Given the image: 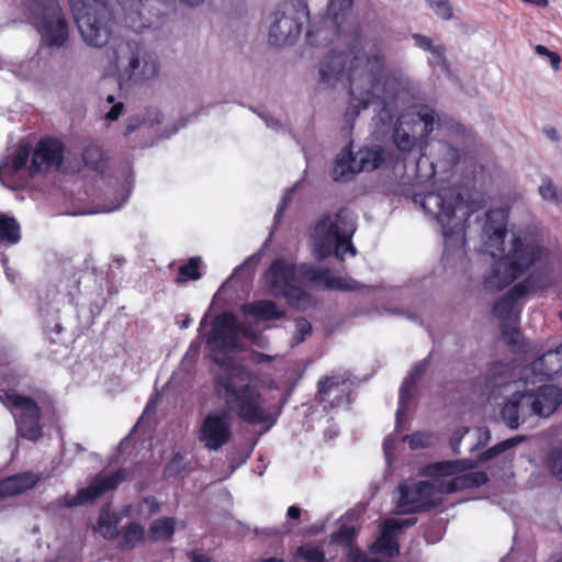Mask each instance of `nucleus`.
Here are the masks:
<instances>
[{
	"instance_id": "nucleus-14",
	"label": "nucleus",
	"mask_w": 562,
	"mask_h": 562,
	"mask_svg": "<svg viewBox=\"0 0 562 562\" xmlns=\"http://www.w3.org/2000/svg\"><path fill=\"white\" fill-rule=\"evenodd\" d=\"M239 334V323L232 313L224 312L214 318L212 329L206 337V346L213 353L214 361L221 368L220 373H223L226 367L221 366L216 361L217 359L238 366L231 357H227V353L237 350Z\"/></svg>"
},
{
	"instance_id": "nucleus-8",
	"label": "nucleus",
	"mask_w": 562,
	"mask_h": 562,
	"mask_svg": "<svg viewBox=\"0 0 562 562\" xmlns=\"http://www.w3.org/2000/svg\"><path fill=\"white\" fill-rule=\"evenodd\" d=\"M311 282L334 290H356L357 282L351 278L335 276L327 269L307 265L296 266L283 259H277L266 272L269 292L274 297H283L296 308H306L311 299L302 289V283Z\"/></svg>"
},
{
	"instance_id": "nucleus-49",
	"label": "nucleus",
	"mask_w": 562,
	"mask_h": 562,
	"mask_svg": "<svg viewBox=\"0 0 562 562\" xmlns=\"http://www.w3.org/2000/svg\"><path fill=\"white\" fill-rule=\"evenodd\" d=\"M124 104L122 102H117L112 105L110 111L105 114V119L110 121H115L119 119L123 111Z\"/></svg>"
},
{
	"instance_id": "nucleus-12",
	"label": "nucleus",
	"mask_w": 562,
	"mask_h": 562,
	"mask_svg": "<svg viewBox=\"0 0 562 562\" xmlns=\"http://www.w3.org/2000/svg\"><path fill=\"white\" fill-rule=\"evenodd\" d=\"M109 60L114 65L120 87L144 83L159 74L158 58L136 42H119L111 47Z\"/></svg>"
},
{
	"instance_id": "nucleus-29",
	"label": "nucleus",
	"mask_w": 562,
	"mask_h": 562,
	"mask_svg": "<svg viewBox=\"0 0 562 562\" xmlns=\"http://www.w3.org/2000/svg\"><path fill=\"white\" fill-rule=\"evenodd\" d=\"M21 240V227L18 221L7 214H0V243L15 245Z\"/></svg>"
},
{
	"instance_id": "nucleus-59",
	"label": "nucleus",
	"mask_w": 562,
	"mask_h": 562,
	"mask_svg": "<svg viewBox=\"0 0 562 562\" xmlns=\"http://www.w3.org/2000/svg\"><path fill=\"white\" fill-rule=\"evenodd\" d=\"M392 446H393V440L391 438H386L383 443L384 451H385L386 456H389Z\"/></svg>"
},
{
	"instance_id": "nucleus-37",
	"label": "nucleus",
	"mask_w": 562,
	"mask_h": 562,
	"mask_svg": "<svg viewBox=\"0 0 562 562\" xmlns=\"http://www.w3.org/2000/svg\"><path fill=\"white\" fill-rule=\"evenodd\" d=\"M102 156L101 148L95 144H90L85 148L82 159L87 166H90L92 169H98Z\"/></svg>"
},
{
	"instance_id": "nucleus-21",
	"label": "nucleus",
	"mask_w": 562,
	"mask_h": 562,
	"mask_svg": "<svg viewBox=\"0 0 562 562\" xmlns=\"http://www.w3.org/2000/svg\"><path fill=\"white\" fill-rule=\"evenodd\" d=\"M357 168L361 171H372L381 165L386 164L396 168L398 161L393 164L392 159H387L385 150L380 145L362 146L353 154Z\"/></svg>"
},
{
	"instance_id": "nucleus-33",
	"label": "nucleus",
	"mask_w": 562,
	"mask_h": 562,
	"mask_svg": "<svg viewBox=\"0 0 562 562\" xmlns=\"http://www.w3.org/2000/svg\"><path fill=\"white\" fill-rule=\"evenodd\" d=\"M539 194L544 201L550 203H562V190L555 187L548 177L542 178L541 184L539 186Z\"/></svg>"
},
{
	"instance_id": "nucleus-38",
	"label": "nucleus",
	"mask_w": 562,
	"mask_h": 562,
	"mask_svg": "<svg viewBox=\"0 0 562 562\" xmlns=\"http://www.w3.org/2000/svg\"><path fill=\"white\" fill-rule=\"evenodd\" d=\"M294 323H295V331H294V335L292 338L293 346L299 345L302 341H304L305 338L307 336H310L312 333V325L306 318H304V317L295 318Z\"/></svg>"
},
{
	"instance_id": "nucleus-25",
	"label": "nucleus",
	"mask_w": 562,
	"mask_h": 562,
	"mask_svg": "<svg viewBox=\"0 0 562 562\" xmlns=\"http://www.w3.org/2000/svg\"><path fill=\"white\" fill-rule=\"evenodd\" d=\"M427 367V361L418 362L412 370L411 374L405 378L400 389L398 407L396 411V427L402 423V416L405 413V405L408 392L415 386L417 380L423 375Z\"/></svg>"
},
{
	"instance_id": "nucleus-1",
	"label": "nucleus",
	"mask_w": 562,
	"mask_h": 562,
	"mask_svg": "<svg viewBox=\"0 0 562 562\" xmlns=\"http://www.w3.org/2000/svg\"><path fill=\"white\" fill-rule=\"evenodd\" d=\"M351 5L352 0H329L326 18L322 25H311L306 41L311 46H323L336 37L347 45V53L333 49L319 61L318 83L335 88L346 77L350 103L342 128L351 132L361 110L373 106L375 132L383 135L390 131L398 105L408 100L409 82L389 70L382 42L363 38L358 26L349 23Z\"/></svg>"
},
{
	"instance_id": "nucleus-23",
	"label": "nucleus",
	"mask_w": 562,
	"mask_h": 562,
	"mask_svg": "<svg viewBox=\"0 0 562 562\" xmlns=\"http://www.w3.org/2000/svg\"><path fill=\"white\" fill-rule=\"evenodd\" d=\"M355 155L349 146L344 147L336 156L331 171L335 181H349L359 173Z\"/></svg>"
},
{
	"instance_id": "nucleus-15",
	"label": "nucleus",
	"mask_w": 562,
	"mask_h": 562,
	"mask_svg": "<svg viewBox=\"0 0 562 562\" xmlns=\"http://www.w3.org/2000/svg\"><path fill=\"white\" fill-rule=\"evenodd\" d=\"M307 7L301 1L283 3L271 15L269 42L282 46L295 41L307 19Z\"/></svg>"
},
{
	"instance_id": "nucleus-50",
	"label": "nucleus",
	"mask_w": 562,
	"mask_h": 562,
	"mask_svg": "<svg viewBox=\"0 0 562 562\" xmlns=\"http://www.w3.org/2000/svg\"><path fill=\"white\" fill-rule=\"evenodd\" d=\"M124 104L122 102H117L112 105L110 111L105 114V119L110 121H115L119 119L123 111Z\"/></svg>"
},
{
	"instance_id": "nucleus-31",
	"label": "nucleus",
	"mask_w": 562,
	"mask_h": 562,
	"mask_svg": "<svg viewBox=\"0 0 562 562\" xmlns=\"http://www.w3.org/2000/svg\"><path fill=\"white\" fill-rule=\"evenodd\" d=\"M176 529V519L172 517H164L156 519L149 529L150 537L154 540L168 541L172 538Z\"/></svg>"
},
{
	"instance_id": "nucleus-60",
	"label": "nucleus",
	"mask_w": 562,
	"mask_h": 562,
	"mask_svg": "<svg viewBox=\"0 0 562 562\" xmlns=\"http://www.w3.org/2000/svg\"><path fill=\"white\" fill-rule=\"evenodd\" d=\"M190 324H191V319H190V317H189V316H187V317L182 321V323H181L180 327H181V328H188V327L190 326Z\"/></svg>"
},
{
	"instance_id": "nucleus-48",
	"label": "nucleus",
	"mask_w": 562,
	"mask_h": 562,
	"mask_svg": "<svg viewBox=\"0 0 562 562\" xmlns=\"http://www.w3.org/2000/svg\"><path fill=\"white\" fill-rule=\"evenodd\" d=\"M469 432H470V430L467 427H461L453 432V435L450 439V446L454 453H457V454L460 453V449H459L460 442H461L462 438Z\"/></svg>"
},
{
	"instance_id": "nucleus-13",
	"label": "nucleus",
	"mask_w": 562,
	"mask_h": 562,
	"mask_svg": "<svg viewBox=\"0 0 562 562\" xmlns=\"http://www.w3.org/2000/svg\"><path fill=\"white\" fill-rule=\"evenodd\" d=\"M24 12L44 45L59 49L69 38V24L58 0H22Z\"/></svg>"
},
{
	"instance_id": "nucleus-24",
	"label": "nucleus",
	"mask_w": 562,
	"mask_h": 562,
	"mask_svg": "<svg viewBox=\"0 0 562 562\" xmlns=\"http://www.w3.org/2000/svg\"><path fill=\"white\" fill-rule=\"evenodd\" d=\"M241 311L247 316H252L258 321H273L280 319L284 316V311L281 310L274 302L269 300H261L241 306Z\"/></svg>"
},
{
	"instance_id": "nucleus-4",
	"label": "nucleus",
	"mask_w": 562,
	"mask_h": 562,
	"mask_svg": "<svg viewBox=\"0 0 562 562\" xmlns=\"http://www.w3.org/2000/svg\"><path fill=\"white\" fill-rule=\"evenodd\" d=\"M437 131L436 137H443L438 140L441 155L442 168L447 169L458 164L460 159L458 146L463 143L467 136V128L453 120H442L434 109L427 105H414L403 112L394 125L393 143L404 161L411 160L418 170L425 156L427 137Z\"/></svg>"
},
{
	"instance_id": "nucleus-42",
	"label": "nucleus",
	"mask_w": 562,
	"mask_h": 562,
	"mask_svg": "<svg viewBox=\"0 0 562 562\" xmlns=\"http://www.w3.org/2000/svg\"><path fill=\"white\" fill-rule=\"evenodd\" d=\"M186 468L184 458L180 453H176L165 468L167 476L179 475Z\"/></svg>"
},
{
	"instance_id": "nucleus-53",
	"label": "nucleus",
	"mask_w": 562,
	"mask_h": 562,
	"mask_svg": "<svg viewBox=\"0 0 562 562\" xmlns=\"http://www.w3.org/2000/svg\"><path fill=\"white\" fill-rule=\"evenodd\" d=\"M191 562H213L207 555L198 551H191L188 553Z\"/></svg>"
},
{
	"instance_id": "nucleus-63",
	"label": "nucleus",
	"mask_w": 562,
	"mask_h": 562,
	"mask_svg": "<svg viewBox=\"0 0 562 562\" xmlns=\"http://www.w3.org/2000/svg\"><path fill=\"white\" fill-rule=\"evenodd\" d=\"M263 562H282L281 560H278V559H268Z\"/></svg>"
},
{
	"instance_id": "nucleus-26",
	"label": "nucleus",
	"mask_w": 562,
	"mask_h": 562,
	"mask_svg": "<svg viewBox=\"0 0 562 562\" xmlns=\"http://www.w3.org/2000/svg\"><path fill=\"white\" fill-rule=\"evenodd\" d=\"M525 440L524 436H515L509 439L503 440L502 442L495 445L494 447L485 450L483 453L479 457V462H486L488 460H492L501 454H505L503 457L504 460H508L513 457V453L510 450Z\"/></svg>"
},
{
	"instance_id": "nucleus-6",
	"label": "nucleus",
	"mask_w": 562,
	"mask_h": 562,
	"mask_svg": "<svg viewBox=\"0 0 562 562\" xmlns=\"http://www.w3.org/2000/svg\"><path fill=\"white\" fill-rule=\"evenodd\" d=\"M531 380H516L513 368L504 362L493 363L486 375V386L492 391L513 387L510 397L501 414L504 423L516 429L531 416L549 417L562 402V391L554 385L543 384L528 389Z\"/></svg>"
},
{
	"instance_id": "nucleus-45",
	"label": "nucleus",
	"mask_w": 562,
	"mask_h": 562,
	"mask_svg": "<svg viewBox=\"0 0 562 562\" xmlns=\"http://www.w3.org/2000/svg\"><path fill=\"white\" fill-rule=\"evenodd\" d=\"M535 50L540 56H547L549 58L550 65L554 70L560 68L561 57L555 52L549 50L546 46L538 44L535 47Z\"/></svg>"
},
{
	"instance_id": "nucleus-3",
	"label": "nucleus",
	"mask_w": 562,
	"mask_h": 562,
	"mask_svg": "<svg viewBox=\"0 0 562 562\" xmlns=\"http://www.w3.org/2000/svg\"><path fill=\"white\" fill-rule=\"evenodd\" d=\"M226 369L217 373L214 380L216 396L223 402L225 411L210 412L199 428V440L207 450L218 451L232 438V419L229 414L250 425H261L270 429L277 422L278 414L272 412L254 383L251 372L243 366L229 361L216 360Z\"/></svg>"
},
{
	"instance_id": "nucleus-56",
	"label": "nucleus",
	"mask_w": 562,
	"mask_h": 562,
	"mask_svg": "<svg viewBox=\"0 0 562 562\" xmlns=\"http://www.w3.org/2000/svg\"><path fill=\"white\" fill-rule=\"evenodd\" d=\"M245 336H248L260 348H265L267 345V339L260 335L245 333Z\"/></svg>"
},
{
	"instance_id": "nucleus-41",
	"label": "nucleus",
	"mask_w": 562,
	"mask_h": 562,
	"mask_svg": "<svg viewBox=\"0 0 562 562\" xmlns=\"http://www.w3.org/2000/svg\"><path fill=\"white\" fill-rule=\"evenodd\" d=\"M138 515L150 517L159 510V504L155 497L143 498L137 506Z\"/></svg>"
},
{
	"instance_id": "nucleus-35",
	"label": "nucleus",
	"mask_w": 562,
	"mask_h": 562,
	"mask_svg": "<svg viewBox=\"0 0 562 562\" xmlns=\"http://www.w3.org/2000/svg\"><path fill=\"white\" fill-rule=\"evenodd\" d=\"M434 13L441 20L449 21L453 16V8L449 0H425Z\"/></svg>"
},
{
	"instance_id": "nucleus-40",
	"label": "nucleus",
	"mask_w": 562,
	"mask_h": 562,
	"mask_svg": "<svg viewBox=\"0 0 562 562\" xmlns=\"http://www.w3.org/2000/svg\"><path fill=\"white\" fill-rule=\"evenodd\" d=\"M548 463L552 474L562 480V449H552L548 458Z\"/></svg>"
},
{
	"instance_id": "nucleus-16",
	"label": "nucleus",
	"mask_w": 562,
	"mask_h": 562,
	"mask_svg": "<svg viewBox=\"0 0 562 562\" xmlns=\"http://www.w3.org/2000/svg\"><path fill=\"white\" fill-rule=\"evenodd\" d=\"M0 401L12 412L21 437L36 441L43 435L41 413L36 403L14 390H0Z\"/></svg>"
},
{
	"instance_id": "nucleus-22",
	"label": "nucleus",
	"mask_w": 562,
	"mask_h": 562,
	"mask_svg": "<svg viewBox=\"0 0 562 562\" xmlns=\"http://www.w3.org/2000/svg\"><path fill=\"white\" fill-rule=\"evenodd\" d=\"M40 476L32 472L19 473L0 481V499L21 494L33 487Z\"/></svg>"
},
{
	"instance_id": "nucleus-2",
	"label": "nucleus",
	"mask_w": 562,
	"mask_h": 562,
	"mask_svg": "<svg viewBox=\"0 0 562 562\" xmlns=\"http://www.w3.org/2000/svg\"><path fill=\"white\" fill-rule=\"evenodd\" d=\"M480 229L482 251L493 258L499 257L484 279L485 289L492 292L501 291L529 272L526 279L497 300L493 307L495 317L502 323L503 336L509 342H516L515 336H518V333L515 326L520 314L518 302L529 292L547 289L553 283L558 257L544 248L536 237L515 234L505 254L506 213L501 209L487 212L480 224Z\"/></svg>"
},
{
	"instance_id": "nucleus-51",
	"label": "nucleus",
	"mask_w": 562,
	"mask_h": 562,
	"mask_svg": "<svg viewBox=\"0 0 562 562\" xmlns=\"http://www.w3.org/2000/svg\"><path fill=\"white\" fill-rule=\"evenodd\" d=\"M353 529L350 527H341L340 530L334 535V539L339 541H349L352 537Z\"/></svg>"
},
{
	"instance_id": "nucleus-39",
	"label": "nucleus",
	"mask_w": 562,
	"mask_h": 562,
	"mask_svg": "<svg viewBox=\"0 0 562 562\" xmlns=\"http://www.w3.org/2000/svg\"><path fill=\"white\" fill-rule=\"evenodd\" d=\"M429 53L431 55V57L429 59V64L431 66H438L442 70L447 71L448 65H447V60L445 57V54H446L445 46L442 44H436Z\"/></svg>"
},
{
	"instance_id": "nucleus-10",
	"label": "nucleus",
	"mask_w": 562,
	"mask_h": 562,
	"mask_svg": "<svg viewBox=\"0 0 562 562\" xmlns=\"http://www.w3.org/2000/svg\"><path fill=\"white\" fill-rule=\"evenodd\" d=\"M356 216L348 209H341L333 215L321 218L313 233V251L318 260H323L333 251L340 260L346 254L356 255L351 237L356 232Z\"/></svg>"
},
{
	"instance_id": "nucleus-47",
	"label": "nucleus",
	"mask_w": 562,
	"mask_h": 562,
	"mask_svg": "<svg viewBox=\"0 0 562 562\" xmlns=\"http://www.w3.org/2000/svg\"><path fill=\"white\" fill-rule=\"evenodd\" d=\"M412 38L415 45L425 52H430L436 45L430 37L418 33L413 34Z\"/></svg>"
},
{
	"instance_id": "nucleus-20",
	"label": "nucleus",
	"mask_w": 562,
	"mask_h": 562,
	"mask_svg": "<svg viewBox=\"0 0 562 562\" xmlns=\"http://www.w3.org/2000/svg\"><path fill=\"white\" fill-rule=\"evenodd\" d=\"M562 373V344L553 350L544 352L524 369V379L546 381Z\"/></svg>"
},
{
	"instance_id": "nucleus-18",
	"label": "nucleus",
	"mask_w": 562,
	"mask_h": 562,
	"mask_svg": "<svg viewBox=\"0 0 562 562\" xmlns=\"http://www.w3.org/2000/svg\"><path fill=\"white\" fill-rule=\"evenodd\" d=\"M350 383L347 373H331L319 380L317 401L327 407H338L349 403Z\"/></svg>"
},
{
	"instance_id": "nucleus-27",
	"label": "nucleus",
	"mask_w": 562,
	"mask_h": 562,
	"mask_svg": "<svg viewBox=\"0 0 562 562\" xmlns=\"http://www.w3.org/2000/svg\"><path fill=\"white\" fill-rule=\"evenodd\" d=\"M525 440L524 436H515L509 439L503 440L502 442L495 445L494 447L485 450L483 453L479 457V462H486L488 460H492L501 454H505L503 457L504 460H508L513 457V453L510 450Z\"/></svg>"
},
{
	"instance_id": "nucleus-36",
	"label": "nucleus",
	"mask_w": 562,
	"mask_h": 562,
	"mask_svg": "<svg viewBox=\"0 0 562 562\" xmlns=\"http://www.w3.org/2000/svg\"><path fill=\"white\" fill-rule=\"evenodd\" d=\"M201 278L199 272V259L191 258L188 263L179 268L177 281L186 282L188 280H198Z\"/></svg>"
},
{
	"instance_id": "nucleus-43",
	"label": "nucleus",
	"mask_w": 562,
	"mask_h": 562,
	"mask_svg": "<svg viewBox=\"0 0 562 562\" xmlns=\"http://www.w3.org/2000/svg\"><path fill=\"white\" fill-rule=\"evenodd\" d=\"M403 441H407L411 449H419L430 443V437L427 434L417 431L412 436H404Z\"/></svg>"
},
{
	"instance_id": "nucleus-32",
	"label": "nucleus",
	"mask_w": 562,
	"mask_h": 562,
	"mask_svg": "<svg viewBox=\"0 0 562 562\" xmlns=\"http://www.w3.org/2000/svg\"><path fill=\"white\" fill-rule=\"evenodd\" d=\"M161 113L157 109H149L147 111V116L142 120L138 116H133L128 120L126 124L125 135H130L140 125L153 126L154 124H159L161 122Z\"/></svg>"
},
{
	"instance_id": "nucleus-54",
	"label": "nucleus",
	"mask_w": 562,
	"mask_h": 562,
	"mask_svg": "<svg viewBox=\"0 0 562 562\" xmlns=\"http://www.w3.org/2000/svg\"><path fill=\"white\" fill-rule=\"evenodd\" d=\"M259 116L265 121L268 127L276 131L281 128V123L278 120L270 117L268 114L260 113Z\"/></svg>"
},
{
	"instance_id": "nucleus-17",
	"label": "nucleus",
	"mask_w": 562,
	"mask_h": 562,
	"mask_svg": "<svg viewBox=\"0 0 562 562\" xmlns=\"http://www.w3.org/2000/svg\"><path fill=\"white\" fill-rule=\"evenodd\" d=\"M127 479V472L120 469L114 473H100L95 475L88 486L80 488L76 494L66 493L54 502L57 508H74L87 505L99 498L108 491L114 490Z\"/></svg>"
},
{
	"instance_id": "nucleus-52",
	"label": "nucleus",
	"mask_w": 562,
	"mask_h": 562,
	"mask_svg": "<svg viewBox=\"0 0 562 562\" xmlns=\"http://www.w3.org/2000/svg\"><path fill=\"white\" fill-rule=\"evenodd\" d=\"M293 191H294V189H293V188H292V189H290V190L285 193V195L283 196L282 202H281L280 206L278 207L277 213H276V215H274L276 221H278V220H279V217L282 215V212H283V210L286 207V204L289 203V201H290V199H291V195H292Z\"/></svg>"
},
{
	"instance_id": "nucleus-55",
	"label": "nucleus",
	"mask_w": 562,
	"mask_h": 562,
	"mask_svg": "<svg viewBox=\"0 0 562 562\" xmlns=\"http://www.w3.org/2000/svg\"><path fill=\"white\" fill-rule=\"evenodd\" d=\"M274 359L273 356L265 355L261 352H256L251 356V361L255 363L270 362Z\"/></svg>"
},
{
	"instance_id": "nucleus-34",
	"label": "nucleus",
	"mask_w": 562,
	"mask_h": 562,
	"mask_svg": "<svg viewBox=\"0 0 562 562\" xmlns=\"http://www.w3.org/2000/svg\"><path fill=\"white\" fill-rule=\"evenodd\" d=\"M130 190H131V184L127 181L122 183L120 186L119 190L115 192L114 201L106 202L102 206L101 211L102 212H113V211L120 209L121 205L123 203H125V201L128 199Z\"/></svg>"
},
{
	"instance_id": "nucleus-61",
	"label": "nucleus",
	"mask_w": 562,
	"mask_h": 562,
	"mask_svg": "<svg viewBox=\"0 0 562 562\" xmlns=\"http://www.w3.org/2000/svg\"><path fill=\"white\" fill-rule=\"evenodd\" d=\"M154 406H155V404L153 402L148 403L144 411V415L147 414L150 409H153Z\"/></svg>"
},
{
	"instance_id": "nucleus-64",
	"label": "nucleus",
	"mask_w": 562,
	"mask_h": 562,
	"mask_svg": "<svg viewBox=\"0 0 562 562\" xmlns=\"http://www.w3.org/2000/svg\"><path fill=\"white\" fill-rule=\"evenodd\" d=\"M106 100H108L109 103H113L114 102V97L113 95H109L106 98Z\"/></svg>"
},
{
	"instance_id": "nucleus-30",
	"label": "nucleus",
	"mask_w": 562,
	"mask_h": 562,
	"mask_svg": "<svg viewBox=\"0 0 562 562\" xmlns=\"http://www.w3.org/2000/svg\"><path fill=\"white\" fill-rule=\"evenodd\" d=\"M144 528L137 522H131L121 532L120 546L125 550L134 549L144 541Z\"/></svg>"
},
{
	"instance_id": "nucleus-5",
	"label": "nucleus",
	"mask_w": 562,
	"mask_h": 562,
	"mask_svg": "<svg viewBox=\"0 0 562 562\" xmlns=\"http://www.w3.org/2000/svg\"><path fill=\"white\" fill-rule=\"evenodd\" d=\"M413 201L441 228L445 239L443 265L453 270H464L467 267L465 229L467 227L471 229L470 221L476 212L475 204L464 201L460 191L454 188L415 193Z\"/></svg>"
},
{
	"instance_id": "nucleus-19",
	"label": "nucleus",
	"mask_w": 562,
	"mask_h": 562,
	"mask_svg": "<svg viewBox=\"0 0 562 562\" xmlns=\"http://www.w3.org/2000/svg\"><path fill=\"white\" fill-rule=\"evenodd\" d=\"M416 518H397L384 521L381 533L375 542L371 546L373 553L382 554L386 558H394L398 554L400 548L397 543L398 535L406 528L416 524Z\"/></svg>"
},
{
	"instance_id": "nucleus-9",
	"label": "nucleus",
	"mask_w": 562,
	"mask_h": 562,
	"mask_svg": "<svg viewBox=\"0 0 562 562\" xmlns=\"http://www.w3.org/2000/svg\"><path fill=\"white\" fill-rule=\"evenodd\" d=\"M63 144L54 138H44L33 151L27 146L20 147L13 156L0 162V181L11 190H16L27 182L30 176L43 175L57 170L63 161Z\"/></svg>"
},
{
	"instance_id": "nucleus-44",
	"label": "nucleus",
	"mask_w": 562,
	"mask_h": 562,
	"mask_svg": "<svg viewBox=\"0 0 562 562\" xmlns=\"http://www.w3.org/2000/svg\"><path fill=\"white\" fill-rule=\"evenodd\" d=\"M473 436L477 439V442L471 446L470 451H474L484 447L491 439V432L486 427H477L473 430Z\"/></svg>"
},
{
	"instance_id": "nucleus-57",
	"label": "nucleus",
	"mask_w": 562,
	"mask_h": 562,
	"mask_svg": "<svg viewBox=\"0 0 562 562\" xmlns=\"http://www.w3.org/2000/svg\"><path fill=\"white\" fill-rule=\"evenodd\" d=\"M199 348H200V344L196 342V341H193L190 345V347H189V349H188V351H187V353L184 356V359H189L191 357L192 358L195 357L198 355V352H199Z\"/></svg>"
},
{
	"instance_id": "nucleus-7",
	"label": "nucleus",
	"mask_w": 562,
	"mask_h": 562,
	"mask_svg": "<svg viewBox=\"0 0 562 562\" xmlns=\"http://www.w3.org/2000/svg\"><path fill=\"white\" fill-rule=\"evenodd\" d=\"M472 460H452L431 464L426 473L430 481L405 483L398 487L400 497L396 501L400 513L407 514L426 510L440 503V494L452 493L471 487H477L487 482L484 472L463 473L474 468Z\"/></svg>"
},
{
	"instance_id": "nucleus-46",
	"label": "nucleus",
	"mask_w": 562,
	"mask_h": 562,
	"mask_svg": "<svg viewBox=\"0 0 562 562\" xmlns=\"http://www.w3.org/2000/svg\"><path fill=\"white\" fill-rule=\"evenodd\" d=\"M300 554L306 562H325V557L318 548H301Z\"/></svg>"
},
{
	"instance_id": "nucleus-11",
	"label": "nucleus",
	"mask_w": 562,
	"mask_h": 562,
	"mask_svg": "<svg viewBox=\"0 0 562 562\" xmlns=\"http://www.w3.org/2000/svg\"><path fill=\"white\" fill-rule=\"evenodd\" d=\"M83 43L93 48L104 47L113 33L117 13L106 0H78L69 2Z\"/></svg>"
},
{
	"instance_id": "nucleus-28",
	"label": "nucleus",
	"mask_w": 562,
	"mask_h": 562,
	"mask_svg": "<svg viewBox=\"0 0 562 562\" xmlns=\"http://www.w3.org/2000/svg\"><path fill=\"white\" fill-rule=\"evenodd\" d=\"M120 522V517L111 512L109 508H103L99 515L97 531L104 539H114L119 536L117 526Z\"/></svg>"
},
{
	"instance_id": "nucleus-58",
	"label": "nucleus",
	"mask_w": 562,
	"mask_h": 562,
	"mask_svg": "<svg viewBox=\"0 0 562 562\" xmlns=\"http://www.w3.org/2000/svg\"><path fill=\"white\" fill-rule=\"evenodd\" d=\"M301 516V509L297 506H290L288 508V517L291 519H299Z\"/></svg>"
},
{
	"instance_id": "nucleus-62",
	"label": "nucleus",
	"mask_w": 562,
	"mask_h": 562,
	"mask_svg": "<svg viewBox=\"0 0 562 562\" xmlns=\"http://www.w3.org/2000/svg\"><path fill=\"white\" fill-rule=\"evenodd\" d=\"M402 314H403L405 317H407V318H412V317H413V315H412L411 313H408V312H402Z\"/></svg>"
}]
</instances>
